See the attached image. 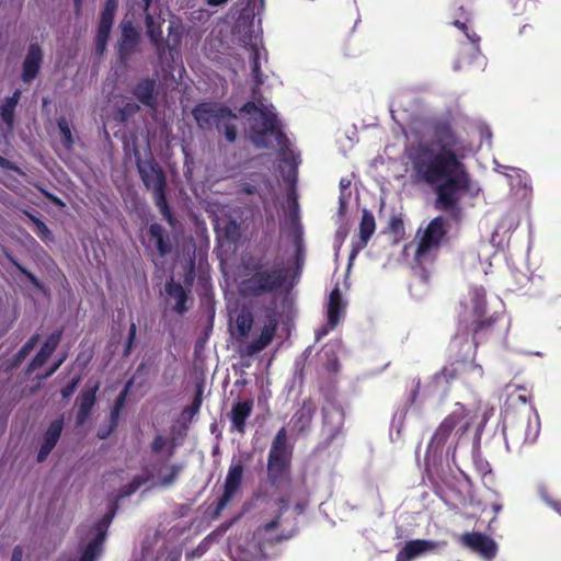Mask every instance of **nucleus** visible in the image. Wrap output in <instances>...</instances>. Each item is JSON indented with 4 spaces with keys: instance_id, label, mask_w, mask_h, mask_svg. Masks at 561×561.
I'll use <instances>...</instances> for the list:
<instances>
[{
    "instance_id": "nucleus-1",
    "label": "nucleus",
    "mask_w": 561,
    "mask_h": 561,
    "mask_svg": "<svg viewBox=\"0 0 561 561\" xmlns=\"http://www.w3.org/2000/svg\"><path fill=\"white\" fill-rule=\"evenodd\" d=\"M430 130V140L416 141L408 149L412 174L417 182L434 188V208L458 225L465 217L461 198L472 184L462 162L463 139L448 119L434 121Z\"/></svg>"
},
{
    "instance_id": "nucleus-2",
    "label": "nucleus",
    "mask_w": 561,
    "mask_h": 561,
    "mask_svg": "<svg viewBox=\"0 0 561 561\" xmlns=\"http://www.w3.org/2000/svg\"><path fill=\"white\" fill-rule=\"evenodd\" d=\"M471 309L458 322L457 331L449 345L450 364L481 381L484 370L474 362L478 347L492 340L500 339L507 332V323L502 313H489L486 310V293L483 287H476L470 293Z\"/></svg>"
},
{
    "instance_id": "nucleus-3",
    "label": "nucleus",
    "mask_w": 561,
    "mask_h": 561,
    "mask_svg": "<svg viewBox=\"0 0 561 561\" xmlns=\"http://www.w3.org/2000/svg\"><path fill=\"white\" fill-rule=\"evenodd\" d=\"M244 278L240 282L239 291L244 298H260L277 293L287 280V272L283 267H267L262 260H252L243 264Z\"/></svg>"
},
{
    "instance_id": "nucleus-4",
    "label": "nucleus",
    "mask_w": 561,
    "mask_h": 561,
    "mask_svg": "<svg viewBox=\"0 0 561 561\" xmlns=\"http://www.w3.org/2000/svg\"><path fill=\"white\" fill-rule=\"evenodd\" d=\"M461 380L467 386H474L479 381L472 379L471 376L461 370V367L450 363L443 366V368L435 373L430 381L424 386L423 393L421 394V379L414 380L413 388L408 398L410 407L421 405L426 399L436 397L439 401L446 399L450 392L451 386L455 381Z\"/></svg>"
},
{
    "instance_id": "nucleus-5",
    "label": "nucleus",
    "mask_w": 561,
    "mask_h": 561,
    "mask_svg": "<svg viewBox=\"0 0 561 561\" xmlns=\"http://www.w3.org/2000/svg\"><path fill=\"white\" fill-rule=\"evenodd\" d=\"M240 112L245 114L255 112L260 114L261 123L254 119L249 127V138L256 148L268 149L272 147V142L267 138L268 135L275 138L280 151H285L288 148L289 140L283 131L282 124L275 113L264 106L259 107L253 101L245 102L241 106Z\"/></svg>"
},
{
    "instance_id": "nucleus-6",
    "label": "nucleus",
    "mask_w": 561,
    "mask_h": 561,
    "mask_svg": "<svg viewBox=\"0 0 561 561\" xmlns=\"http://www.w3.org/2000/svg\"><path fill=\"white\" fill-rule=\"evenodd\" d=\"M135 157L137 171L145 187L152 192L154 205L163 219L173 226L175 217L167 199V175L163 169L150 151L146 159H141L138 151H135Z\"/></svg>"
},
{
    "instance_id": "nucleus-7",
    "label": "nucleus",
    "mask_w": 561,
    "mask_h": 561,
    "mask_svg": "<svg viewBox=\"0 0 561 561\" xmlns=\"http://www.w3.org/2000/svg\"><path fill=\"white\" fill-rule=\"evenodd\" d=\"M293 448L288 445L287 432L282 427L275 435L267 456V480L279 486L289 480Z\"/></svg>"
},
{
    "instance_id": "nucleus-8",
    "label": "nucleus",
    "mask_w": 561,
    "mask_h": 561,
    "mask_svg": "<svg viewBox=\"0 0 561 561\" xmlns=\"http://www.w3.org/2000/svg\"><path fill=\"white\" fill-rule=\"evenodd\" d=\"M539 432V419L530 411L519 413L511 420L506 419L503 426V435L508 449L518 450L525 445L534 444Z\"/></svg>"
},
{
    "instance_id": "nucleus-9",
    "label": "nucleus",
    "mask_w": 561,
    "mask_h": 561,
    "mask_svg": "<svg viewBox=\"0 0 561 561\" xmlns=\"http://www.w3.org/2000/svg\"><path fill=\"white\" fill-rule=\"evenodd\" d=\"M469 412L466 407L459 402L455 404V409L440 422L434 432L428 450L437 453L443 448L454 431L457 435H463L470 427Z\"/></svg>"
},
{
    "instance_id": "nucleus-10",
    "label": "nucleus",
    "mask_w": 561,
    "mask_h": 561,
    "mask_svg": "<svg viewBox=\"0 0 561 561\" xmlns=\"http://www.w3.org/2000/svg\"><path fill=\"white\" fill-rule=\"evenodd\" d=\"M192 116L202 130L219 128L222 122L236 119L237 115L228 107L216 102H201L192 110Z\"/></svg>"
},
{
    "instance_id": "nucleus-11",
    "label": "nucleus",
    "mask_w": 561,
    "mask_h": 561,
    "mask_svg": "<svg viewBox=\"0 0 561 561\" xmlns=\"http://www.w3.org/2000/svg\"><path fill=\"white\" fill-rule=\"evenodd\" d=\"M116 506L106 513L93 527L94 537L84 547L79 561H96L103 552L107 529L115 515Z\"/></svg>"
},
{
    "instance_id": "nucleus-12",
    "label": "nucleus",
    "mask_w": 561,
    "mask_h": 561,
    "mask_svg": "<svg viewBox=\"0 0 561 561\" xmlns=\"http://www.w3.org/2000/svg\"><path fill=\"white\" fill-rule=\"evenodd\" d=\"M446 221L447 219L443 216H437L430 221L416 249L417 259H422L432 249H437L440 245L447 234Z\"/></svg>"
},
{
    "instance_id": "nucleus-13",
    "label": "nucleus",
    "mask_w": 561,
    "mask_h": 561,
    "mask_svg": "<svg viewBox=\"0 0 561 561\" xmlns=\"http://www.w3.org/2000/svg\"><path fill=\"white\" fill-rule=\"evenodd\" d=\"M243 471L244 467L241 460H239L238 462H233L229 467L224 483V492L221 496L218 499L217 505L214 511V514L216 516L219 515L226 508V506L239 492L242 484Z\"/></svg>"
},
{
    "instance_id": "nucleus-14",
    "label": "nucleus",
    "mask_w": 561,
    "mask_h": 561,
    "mask_svg": "<svg viewBox=\"0 0 561 561\" xmlns=\"http://www.w3.org/2000/svg\"><path fill=\"white\" fill-rule=\"evenodd\" d=\"M447 546L446 541H435L427 539L408 540L403 548L399 550L396 561H412L425 553L434 552Z\"/></svg>"
},
{
    "instance_id": "nucleus-15",
    "label": "nucleus",
    "mask_w": 561,
    "mask_h": 561,
    "mask_svg": "<svg viewBox=\"0 0 561 561\" xmlns=\"http://www.w3.org/2000/svg\"><path fill=\"white\" fill-rule=\"evenodd\" d=\"M44 61V51L38 43H31L22 61L21 80L31 84L39 75Z\"/></svg>"
},
{
    "instance_id": "nucleus-16",
    "label": "nucleus",
    "mask_w": 561,
    "mask_h": 561,
    "mask_svg": "<svg viewBox=\"0 0 561 561\" xmlns=\"http://www.w3.org/2000/svg\"><path fill=\"white\" fill-rule=\"evenodd\" d=\"M146 236L147 242H144V244L147 249L156 250L161 257H165L172 252L173 243L171 236L161 224H150Z\"/></svg>"
},
{
    "instance_id": "nucleus-17",
    "label": "nucleus",
    "mask_w": 561,
    "mask_h": 561,
    "mask_svg": "<svg viewBox=\"0 0 561 561\" xmlns=\"http://www.w3.org/2000/svg\"><path fill=\"white\" fill-rule=\"evenodd\" d=\"M121 37L117 42V56L121 62H127L131 55L136 51L140 36L137 28L130 21H123L121 23Z\"/></svg>"
},
{
    "instance_id": "nucleus-18",
    "label": "nucleus",
    "mask_w": 561,
    "mask_h": 561,
    "mask_svg": "<svg viewBox=\"0 0 561 561\" xmlns=\"http://www.w3.org/2000/svg\"><path fill=\"white\" fill-rule=\"evenodd\" d=\"M460 542L486 559L494 558L496 554V543L482 533H465L460 536Z\"/></svg>"
},
{
    "instance_id": "nucleus-19",
    "label": "nucleus",
    "mask_w": 561,
    "mask_h": 561,
    "mask_svg": "<svg viewBox=\"0 0 561 561\" xmlns=\"http://www.w3.org/2000/svg\"><path fill=\"white\" fill-rule=\"evenodd\" d=\"M375 230H376L375 217L371 214V211L364 208L362 210V219L359 222L358 237L352 241V250L350 253L351 261L353 259H355L358 255V253L367 247L368 241L370 240Z\"/></svg>"
},
{
    "instance_id": "nucleus-20",
    "label": "nucleus",
    "mask_w": 561,
    "mask_h": 561,
    "mask_svg": "<svg viewBox=\"0 0 561 561\" xmlns=\"http://www.w3.org/2000/svg\"><path fill=\"white\" fill-rule=\"evenodd\" d=\"M64 425V416H59L58 419L50 422L47 430L43 434V439L36 456L37 462L42 463L48 458L49 454L56 447L61 436Z\"/></svg>"
},
{
    "instance_id": "nucleus-21",
    "label": "nucleus",
    "mask_w": 561,
    "mask_h": 561,
    "mask_svg": "<svg viewBox=\"0 0 561 561\" xmlns=\"http://www.w3.org/2000/svg\"><path fill=\"white\" fill-rule=\"evenodd\" d=\"M156 88L157 80L154 78H141L131 89V94L144 106L154 111L158 106Z\"/></svg>"
},
{
    "instance_id": "nucleus-22",
    "label": "nucleus",
    "mask_w": 561,
    "mask_h": 561,
    "mask_svg": "<svg viewBox=\"0 0 561 561\" xmlns=\"http://www.w3.org/2000/svg\"><path fill=\"white\" fill-rule=\"evenodd\" d=\"M61 336L62 330L54 331L51 334L47 336L39 351L28 363L25 370L26 375H31L34 370L42 367L48 360V358L53 355V353L59 345Z\"/></svg>"
},
{
    "instance_id": "nucleus-23",
    "label": "nucleus",
    "mask_w": 561,
    "mask_h": 561,
    "mask_svg": "<svg viewBox=\"0 0 561 561\" xmlns=\"http://www.w3.org/2000/svg\"><path fill=\"white\" fill-rule=\"evenodd\" d=\"M253 405L252 399L237 401L232 404L228 415L231 423L230 432H237L241 435L245 433L247 420L252 414Z\"/></svg>"
},
{
    "instance_id": "nucleus-24",
    "label": "nucleus",
    "mask_w": 561,
    "mask_h": 561,
    "mask_svg": "<svg viewBox=\"0 0 561 561\" xmlns=\"http://www.w3.org/2000/svg\"><path fill=\"white\" fill-rule=\"evenodd\" d=\"M152 1L153 0H142V11L145 13V23L149 39L161 56L165 51L168 42L162 36L161 24L156 23L152 14L149 12Z\"/></svg>"
},
{
    "instance_id": "nucleus-25",
    "label": "nucleus",
    "mask_w": 561,
    "mask_h": 561,
    "mask_svg": "<svg viewBox=\"0 0 561 561\" xmlns=\"http://www.w3.org/2000/svg\"><path fill=\"white\" fill-rule=\"evenodd\" d=\"M99 389L100 382L96 381L92 386H85L78 397V412L76 416L78 425H82L90 416L96 401V392Z\"/></svg>"
},
{
    "instance_id": "nucleus-26",
    "label": "nucleus",
    "mask_w": 561,
    "mask_h": 561,
    "mask_svg": "<svg viewBox=\"0 0 561 561\" xmlns=\"http://www.w3.org/2000/svg\"><path fill=\"white\" fill-rule=\"evenodd\" d=\"M164 289L167 295L175 300L172 307L175 313L182 316L190 310V289H185L182 284L174 282L172 278L165 283Z\"/></svg>"
},
{
    "instance_id": "nucleus-27",
    "label": "nucleus",
    "mask_w": 561,
    "mask_h": 561,
    "mask_svg": "<svg viewBox=\"0 0 561 561\" xmlns=\"http://www.w3.org/2000/svg\"><path fill=\"white\" fill-rule=\"evenodd\" d=\"M344 311L345 304L343 301L341 290L335 286L330 293L327 311L328 325H330L331 329H334L337 325Z\"/></svg>"
},
{
    "instance_id": "nucleus-28",
    "label": "nucleus",
    "mask_w": 561,
    "mask_h": 561,
    "mask_svg": "<svg viewBox=\"0 0 561 561\" xmlns=\"http://www.w3.org/2000/svg\"><path fill=\"white\" fill-rule=\"evenodd\" d=\"M275 332V322L271 321L268 324H265L261 331L260 336L245 346V355L253 356L254 354L263 351L273 341Z\"/></svg>"
},
{
    "instance_id": "nucleus-29",
    "label": "nucleus",
    "mask_w": 561,
    "mask_h": 561,
    "mask_svg": "<svg viewBox=\"0 0 561 561\" xmlns=\"http://www.w3.org/2000/svg\"><path fill=\"white\" fill-rule=\"evenodd\" d=\"M275 332V322L271 321L268 324H265L261 331L260 336L245 346V355L253 356L254 354L263 351L273 341Z\"/></svg>"
},
{
    "instance_id": "nucleus-30",
    "label": "nucleus",
    "mask_w": 561,
    "mask_h": 561,
    "mask_svg": "<svg viewBox=\"0 0 561 561\" xmlns=\"http://www.w3.org/2000/svg\"><path fill=\"white\" fill-rule=\"evenodd\" d=\"M113 23L114 18L100 14V21L94 36L95 51L99 56H102L106 49Z\"/></svg>"
},
{
    "instance_id": "nucleus-31",
    "label": "nucleus",
    "mask_w": 561,
    "mask_h": 561,
    "mask_svg": "<svg viewBox=\"0 0 561 561\" xmlns=\"http://www.w3.org/2000/svg\"><path fill=\"white\" fill-rule=\"evenodd\" d=\"M21 98V91L15 90L11 96L4 99L0 105V117L7 126L8 131L14 127L15 108Z\"/></svg>"
},
{
    "instance_id": "nucleus-32",
    "label": "nucleus",
    "mask_w": 561,
    "mask_h": 561,
    "mask_svg": "<svg viewBox=\"0 0 561 561\" xmlns=\"http://www.w3.org/2000/svg\"><path fill=\"white\" fill-rule=\"evenodd\" d=\"M314 410L311 401L304 402L301 408L298 409L291 417L294 428L300 433L306 431L311 424Z\"/></svg>"
},
{
    "instance_id": "nucleus-33",
    "label": "nucleus",
    "mask_w": 561,
    "mask_h": 561,
    "mask_svg": "<svg viewBox=\"0 0 561 561\" xmlns=\"http://www.w3.org/2000/svg\"><path fill=\"white\" fill-rule=\"evenodd\" d=\"M131 385H133V379H129L114 402V407L110 414V422L112 423V430H116V427L118 425L119 414H121L123 408L125 407V402H126V399H127V396H128Z\"/></svg>"
},
{
    "instance_id": "nucleus-34",
    "label": "nucleus",
    "mask_w": 561,
    "mask_h": 561,
    "mask_svg": "<svg viewBox=\"0 0 561 561\" xmlns=\"http://www.w3.org/2000/svg\"><path fill=\"white\" fill-rule=\"evenodd\" d=\"M57 126L62 147L67 151H71L75 147V137L69 121L65 116H60L57 118Z\"/></svg>"
},
{
    "instance_id": "nucleus-35",
    "label": "nucleus",
    "mask_w": 561,
    "mask_h": 561,
    "mask_svg": "<svg viewBox=\"0 0 561 561\" xmlns=\"http://www.w3.org/2000/svg\"><path fill=\"white\" fill-rule=\"evenodd\" d=\"M253 314L250 310H241L236 319V327L239 333V336L244 339L249 335L252 327H253Z\"/></svg>"
},
{
    "instance_id": "nucleus-36",
    "label": "nucleus",
    "mask_w": 561,
    "mask_h": 561,
    "mask_svg": "<svg viewBox=\"0 0 561 561\" xmlns=\"http://www.w3.org/2000/svg\"><path fill=\"white\" fill-rule=\"evenodd\" d=\"M25 215L32 220V222L34 224V232L36 233V236L43 241V242H49V241H53V233L51 231L49 230V228L47 227V225L42 221L39 218H37L36 216H34L32 213H28V211H24Z\"/></svg>"
},
{
    "instance_id": "nucleus-37",
    "label": "nucleus",
    "mask_w": 561,
    "mask_h": 561,
    "mask_svg": "<svg viewBox=\"0 0 561 561\" xmlns=\"http://www.w3.org/2000/svg\"><path fill=\"white\" fill-rule=\"evenodd\" d=\"M39 341V335L34 334L32 335L26 343L16 352V354L13 356L12 365L19 366L33 351V348L36 346V344Z\"/></svg>"
},
{
    "instance_id": "nucleus-38",
    "label": "nucleus",
    "mask_w": 561,
    "mask_h": 561,
    "mask_svg": "<svg viewBox=\"0 0 561 561\" xmlns=\"http://www.w3.org/2000/svg\"><path fill=\"white\" fill-rule=\"evenodd\" d=\"M203 402V391L202 388L198 387L196 393L194 396L193 402L191 405L185 407L182 411V416L187 419H193L201 410Z\"/></svg>"
},
{
    "instance_id": "nucleus-39",
    "label": "nucleus",
    "mask_w": 561,
    "mask_h": 561,
    "mask_svg": "<svg viewBox=\"0 0 561 561\" xmlns=\"http://www.w3.org/2000/svg\"><path fill=\"white\" fill-rule=\"evenodd\" d=\"M140 110V106L135 102H127L122 107L117 110L116 113V119L125 123L130 117H133L136 113H138Z\"/></svg>"
},
{
    "instance_id": "nucleus-40",
    "label": "nucleus",
    "mask_w": 561,
    "mask_h": 561,
    "mask_svg": "<svg viewBox=\"0 0 561 561\" xmlns=\"http://www.w3.org/2000/svg\"><path fill=\"white\" fill-rule=\"evenodd\" d=\"M168 445L169 446V450H168V454L169 456H172L174 454V444L173 443H170L169 439L167 437H164L163 435H156L153 440L151 442L150 444V449L153 454H159L161 453Z\"/></svg>"
},
{
    "instance_id": "nucleus-41",
    "label": "nucleus",
    "mask_w": 561,
    "mask_h": 561,
    "mask_svg": "<svg viewBox=\"0 0 561 561\" xmlns=\"http://www.w3.org/2000/svg\"><path fill=\"white\" fill-rule=\"evenodd\" d=\"M184 466L182 463H173L169 467V473L160 478V484L162 486H169L175 482L179 474L183 471Z\"/></svg>"
},
{
    "instance_id": "nucleus-42",
    "label": "nucleus",
    "mask_w": 561,
    "mask_h": 561,
    "mask_svg": "<svg viewBox=\"0 0 561 561\" xmlns=\"http://www.w3.org/2000/svg\"><path fill=\"white\" fill-rule=\"evenodd\" d=\"M540 499L559 515H561V501L553 497L546 486L538 489Z\"/></svg>"
},
{
    "instance_id": "nucleus-43",
    "label": "nucleus",
    "mask_w": 561,
    "mask_h": 561,
    "mask_svg": "<svg viewBox=\"0 0 561 561\" xmlns=\"http://www.w3.org/2000/svg\"><path fill=\"white\" fill-rule=\"evenodd\" d=\"M224 233L228 240L238 241L241 236L240 225L233 219L229 220L224 228Z\"/></svg>"
},
{
    "instance_id": "nucleus-44",
    "label": "nucleus",
    "mask_w": 561,
    "mask_h": 561,
    "mask_svg": "<svg viewBox=\"0 0 561 561\" xmlns=\"http://www.w3.org/2000/svg\"><path fill=\"white\" fill-rule=\"evenodd\" d=\"M388 228L396 237H402L404 234V224L401 217L392 216Z\"/></svg>"
},
{
    "instance_id": "nucleus-45",
    "label": "nucleus",
    "mask_w": 561,
    "mask_h": 561,
    "mask_svg": "<svg viewBox=\"0 0 561 561\" xmlns=\"http://www.w3.org/2000/svg\"><path fill=\"white\" fill-rule=\"evenodd\" d=\"M10 262L13 264V266L21 273L23 274L31 284L35 285V286H38L39 285V282L37 279V277L32 273L30 272L27 268H25L22 264H20L13 257H10Z\"/></svg>"
},
{
    "instance_id": "nucleus-46",
    "label": "nucleus",
    "mask_w": 561,
    "mask_h": 561,
    "mask_svg": "<svg viewBox=\"0 0 561 561\" xmlns=\"http://www.w3.org/2000/svg\"><path fill=\"white\" fill-rule=\"evenodd\" d=\"M252 76L254 78L256 85H261L263 83L262 71H261L257 51H254L253 59H252Z\"/></svg>"
},
{
    "instance_id": "nucleus-47",
    "label": "nucleus",
    "mask_w": 561,
    "mask_h": 561,
    "mask_svg": "<svg viewBox=\"0 0 561 561\" xmlns=\"http://www.w3.org/2000/svg\"><path fill=\"white\" fill-rule=\"evenodd\" d=\"M145 483V479L140 476H136L131 479V481L125 486L124 496H129L134 492H136L142 484Z\"/></svg>"
},
{
    "instance_id": "nucleus-48",
    "label": "nucleus",
    "mask_w": 561,
    "mask_h": 561,
    "mask_svg": "<svg viewBox=\"0 0 561 561\" xmlns=\"http://www.w3.org/2000/svg\"><path fill=\"white\" fill-rule=\"evenodd\" d=\"M80 376H77L71 379L61 390L60 393L64 399H69L76 391L79 382H80Z\"/></svg>"
},
{
    "instance_id": "nucleus-49",
    "label": "nucleus",
    "mask_w": 561,
    "mask_h": 561,
    "mask_svg": "<svg viewBox=\"0 0 561 561\" xmlns=\"http://www.w3.org/2000/svg\"><path fill=\"white\" fill-rule=\"evenodd\" d=\"M117 7L118 0H106L100 14L110 18H115Z\"/></svg>"
},
{
    "instance_id": "nucleus-50",
    "label": "nucleus",
    "mask_w": 561,
    "mask_h": 561,
    "mask_svg": "<svg viewBox=\"0 0 561 561\" xmlns=\"http://www.w3.org/2000/svg\"><path fill=\"white\" fill-rule=\"evenodd\" d=\"M194 279H195V261L190 260L188 264H187V270L184 275V284L187 287H191L194 283Z\"/></svg>"
},
{
    "instance_id": "nucleus-51",
    "label": "nucleus",
    "mask_w": 561,
    "mask_h": 561,
    "mask_svg": "<svg viewBox=\"0 0 561 561\" xmlns=\"http://www.w3.org/2000/svg\"><path fill=\"white\" fill-rule=\"evenodd\" d=\"M282 513H278L272 520L264 524L259 528V531H263L265 534L270 533L271 530L277 528L280 524Z\"/></svg>"
},
{
    "instance_id": "nucleus-52",
    "label": "nucleus",
    "mask_w": 561,
    "mask_h": 561,
    "mask_svg": "<svg viewBox=\"0 0 561 561\" xmlns=\"http://www.w3.org/2000/svg\"><path fill=\"white\" fill-rule=\"evenodd\" d=\"M224 135L229 142H234L237 139V127L233 124L226 123L224 126Z\"/></svg>"
},
{
    "instance_id": "nucleus-53",
    "label": "nucleus",
    "mask_w": 561,
    "mask_h": 561,
    "mask_svg": "<svg viewBox=\"0 0 561 561\" xmlns=\"http://www.w3.org/2000/svg\"><path fill=\"white\" fill-rule=\"evenodd\" d=\"M137 327L136 323L131 322L129 327L128 337L126 341L125 353L128 354L136 339Z\"/></svg>"
},
{
    "instance_id": "nucleus-54",
    "label": "nucleus",
    "mask_w": 561,
    "mask_h": 561,
    "mask_svg": "<svg viewBox=\"0 0 561 561\" xmlns=\"http://www.w3.org/2000/svg\"><path fill=\"white\" fill-rule=\"evenodd\" d=\"M67 355H62L58 360H56L51 366L50 368L46 371V374L43 376V378H48L50 377L51 375H54L58 368L62 365V363L65 362Z\"/></svg>"
},
{
    "instance_id": "nucleus-55",
    "label": "nucleus",
    "mask_w": 561,
    "mask_h": 561,
    "mask_svg": "<svg viewBox=\"0 0 561 561\" xmlns=\"http://www.w3.org/2000/svg\"><path fill=\"white\" fill-rule=\"evenodd\" d=\"M296 247V262H304V248L299 238L295 241Z\"/></svg>"
},
{
    "instance_id": "nucleus-56",
    "label": "nucleus",
    "mask_w": 561,
    "mask_h": 561,
    "mask_svg": "<svg viewBox=\"0 0 561 561\" xmlns=\"http://www.w3.org/2000/svg\"><path fill=\"white\" fill-rule=\"evenodd\" d=\"M465 35L468 38V41H470V43H472L476 47H478V45L480 43V36L476 32L470 31L468 28L467 32H465Z\"/></svg>"
},
{
    "instance_id": "nucleus-57",
    "label": "nucleus",
    "mask_w": 561,
    "mask_h": 561,
    "mask_svg": "<svg viewBox=\"0 0 561 561\" xmlns=\"http://www.w3.org/2000/svg\"><path fill=\"white\" fill-rule=\"evenodd\" d=\"M241 192L245 195H254L256 194L257 192V188L255 185L253 184H250V183H244L242 184L241 186Z\"/></svg>"
},
{
    "instance_id": "nucleus-58",
    "label": "nucleus",
    "mask_w": 561,
    "mask_h": 561,
    "mask_svg": "<svg viewBox=\"0 0 561 561\" xmlns=\"http://www.w3.org/2000/svg\"><path fill=\"white\" fill-rule=\"evenodd\" d=\"M23 549L21 546H15L12 551L11 560L10 561H22L23 558Z\"/></svg>"
},
{
    "instance_id": "nucleus-59",
    "label": "nucleus",
    "mask_w": 561,
    "mask_h": 561,
    "mask_svg": "<svg viewBox=\"0 0 561 561\" xmlns=\"http://www.w3.org/2000/svg\"><path fill=\"white\" fill-rule=\"evenodd\" d=\"M0 167L3 169H7V170H15L16 169L10 160H8L1 156H0Z\"/></svg>"
},
{
    "instance_id": "nucleus-60",
    "label": "nucleus",
    "mask_w": 561,
    "mask_h": 561,
    "mask_svg": "<svg viewBox=\"0 0 561 561\" xmlns=\"http://www.w3.org/2000/svg\"><path fill=\"white\" fill-rule=\"evenodd\" d=\"M115 430H112V423L110 422V426L106 431H99L98 433V437L101 438V439H105L110 436V434L112 432H114Z\"/></svg>"
},
{
    "instance_id": "nucleus-61",
    "label": "nucleus",
    "mask_w": 561,
    "mask_h": 561,
    "mask_svg": "<svg viewBox=\"0 0 561 561\" xmlns=\"http://www.w3.org/2000/svg\"><path fill=\"white\" fill-rule=\"evenodd\" d=\"M228 1L229 0H206V4L209 7H219L226 4Z\"/></svg>"
},
{
    "instance_id": "nucleus-62",
    "label": "nucleus",
    "mask_w": 561,
    "mask_h": 561,
    "mask_svg": "<svg viewBox=\"0 0 561 561\" xmlns=\"http://www.w3.org/2000/svg\"><path fill=\"white\" fill-rule=\"evenodd\" d=\"M453 25H455L456 27H458L459 30H461L463 33L467 32L468 30V26L466 23L463 22H460L459 20H456L453 22Z\"/></svg>"
},
{
    "instance_id": "nucleus-63",
    "label": "nucleus",
    "mask_w": 561,
    "mask_h": 561,
    "mask_svg": "<svg viewBox=\"0 0 561 561\" xmlns=\"http://www.w3.org/2000/svg\"><path fill=\"white\" fill-rule=\"evenodd\" d=\"M332 330L330 327L329 328H322L320 329L318 332H317V339L319 340L321 336H324L329 333V331Z\"/></svg>"
},
{
    "instance_id": "nucleus-64",
    "label": "nucleus",
    "mask_w": 561,
    "mask_h": 561,
    "mask_svg": "<svg viewBox=\"0 0 561 561\" xmlns=\"http://www.w3.org/2000/svg\"><path fill=\"white\" fill-rule=\"evenodd\" d=\"M83 0H73V4L76 10L79 12L81 10Z\"/></svg>"
}]
</instances>
